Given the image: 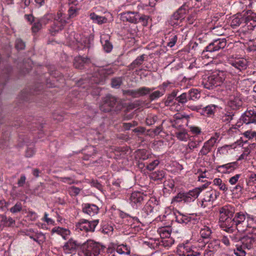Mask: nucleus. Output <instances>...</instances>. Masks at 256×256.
I'll return each instance as SVG.
<instances>
[{"mask_svg":"<svg viewBox=\"0 0 256 256\" xmlns=\"http://www.w3.org/2000/svg\"><path fill=\"white\" fill-rule=\"evenodd\" d=\"M106 247L92 240L82 244V252L84 256H102Z\"/></svg>","mask_w":256,"mask_h":256,"instance_id":"1","label":"nucleus"},{"mask_svg":"<svg viewBox=\"0 0 256 256\" xmlns=\"http://www.w3.org/2000/svg\"><path fill=\"white\" fill-rule=\"evenodd\" d=\"M206 186V184H204L202 186L196 188L187 192H179L173 198L172 203L174 202H180L182 201L184 202H193L198 197L200 192Z\"/></svg>","mask_w":256,"mask_h":256,"instance_id":"2","label":"nucleus"},{"mask_svg":"<svg viewBox=\"0 0 256 256\" xmlns=\"http://www.w3.org/2000/svg\"><path fill=\"white\" fill-rule=\"evenodd\" d=\"M225 80V76L222 72L214 74L203 78L202 84L204 87L208 90H212L220 86Z\"/></svg>","mask_w":256,"mask_h":256,"instance_id":"3","label":"nucleus"},{"mask_svg":"<svg viewBox=\"0 0 256 256\" xmlns=\"http://www.w3.org/2000/svg\"><path fill=\"white\" fill-rule=\"evenodd\" d=\"M229 72L232 75L242 76L248 67V62L244 58H238L230 62Z\"/></svg>","mask_w":256,"mask_h":256,"instance_id":"4","label":"nucleus"},{"mask_svg":"<svg viewBox=\"0 0 256 256\" xmlns=\"http://www.w3.org/2000/svg\"><path fill=\"white\" fill-rule=\"evenodd\" d=\"M226 87L228 94H229L228 105L233 110L238 109L242 106V100L240 97V94L236 90L234 86Z\"/></svg>","mask_w":256,"mask_h":256,"instance_id":"5","label":"nucleus"},{"mask_svg":"<svg viewBox=\"0 0 256 256\" xmlns=\"http://www.w3.org/2000/svg\"><path fill=\"white\" fill-rule=\"evenodd\" d=\"M98 223V220L89 221L85 219H81L76 223V228L78 230L93 232Z\"/></svg>","mask_w":256,"mask_h":256,"instance_id":"6","label":"nucleus"},{"mask_svg":"<svg viewBox=\"0 0 256 256\" xmlns=\"http://www.w3.org/2000/svg\"><path fill=\"white\" fill-rule=\"evenodd\" d=\"M226 40L225 38H218L214 40L212 42L205 48L202 52L203 56H206V52H214L222 50L226 47Z\"/></svg>","mask_w":256,"mask_h":256,"instance_id":"7","label":"nucleus"},{"mask_svg":"<svg viewBox=\"0 0 256 256\" xmlns=\"http://www.w3.org/2000/svg\"><path fill=\"white\" fill-rule=\"evenodd\" d=\"M117 102V98L108 94L102 99V104L100 106V110L104 112H110Z\"/></svg>","mask_w":256,"mask_h":256,"instance_id":"8","label":"nucleus"},{"mask_svg":"<svg viewBox=\"0 0 256 256\" xmlns=\"http://www.w3.org/2000/svg\"><path fill=\"white\" fill-rule=\"evenodd\" d=\"M235 226L238 232H244L248 226V222L246 220L245 215L242 212L236 213L233 218Z\"/></svg>","mask_w":256,"mask_h":256,"instance_id":"9","label":"nucleus"},{"mask_svg":"<svg viewBox=\"0 0 256 256\" xmlns=\"http://www.w3.org/2000/svg\"><path fill=\"white\" fill-rule=\"evenodd\" d=\"M154 88H150L147 87H142L137 90H123L124 95L131 96L132 98H136L144 96L150 94Z\"/></svg>","mask_w":256,"mask_h":256,"instance_id":"10","label":"nucleus"},{"mask_svg":"<svg viewBox=\"0 0 256 256\" xmlns=\"http://www.w3.org/2000/svg\"><path fill=\"white\" fill-rule=\"evenodd\" d=\"M188 108L192 110H196L201 115L206 116H212L214 115L217 106L214 104L208 105L204 108H201L198 106H191Z\"/></svg>","mask_w":256,"mask_h":256,"instance_id":"11","label":"nucleus"},{"mask_svg":"<svg viewBox=\"0 0 256 256\" xmlns=\"http://www.w3.org/2000/svg\"><path fill=\"white\" fill-rule=\"evenodd\" d=\"M244 23L248 25V30H252L256 26V13L251 10L243 12Z\"/></svg>","mask_w":256,"mask_h":256,"instance_id":"12","label":"nucleus"},{"mask_svg":"<svg viewBox=\"0 0 256 256\" xmlns=\"http://www.w3.org/2000/svg\"><path fill=\"white\" fill-rule=\"evenodd\" d=\"M188 6L186 3L182 6L171 16L170 22L172 24H178V22L174 20H180L184 18V16L188 11Z\"/></svg>","mask_w":256,"mask_h":256,"instance_id":"13","label":"nucleus"},{"mask_svg":"<svg viewBox=\"0 0 256 256\" xmlns=\"http://www.w3.org/2000/svg\"><path fill=\"white\" fill-rule=\"evenodd\" d=\"M82 244L70 238L63 246V250L68 253L75 252L78 248L82 250Z\"/></svg>","mask_w":256,"mask_h":256,"instance_id":"14","label":"nucleus"},{"mask_svg":"<svg viewBox=\"0 0 256 256\" xmlns=\"http://www.w3.org/2000/svg\"><path fill=\"white\" fill-rule=\"evenodd\" d=\"M146 197L143 193L140 192H133L130 198V203L133 207L137 208L142 205Z\"/></svg>","mask_w":256,"mask_h":256,"instance_id":"15","label":"nucleus"},{"mask_svg":"<svg viewBox=\"0 0 256 256\" xmlns=\"http://www.w3.org/2000/svg\"><path fill=\"white\" fill-rule=\"evenodd\" d=\"M218 224L221 228L226 232L232 233L234 231V226H235L232 217L227 218L223 220H220Z\"/></svg>","mask_w":256,"mask_h":256,"instance_id":"16","label":"nucleus"},{"mask_svg":"<svg viewBox=\"0 0 256 256\" xmlns=\"http://www.w3.org/2000/svg\"><path fill=\"white\" fill-rule=\"evenodd\" d=\"M240 120L246 124H256V110H247L241 116Z\"/></svg>","mask_w":256,"mask_h":256,"instance_id":"17","label":"nucleus"},{"mask_svg":"<svg viewBox=\"0 0 256 256\" xmlns=\"http://www.w3.org/2000/svg\"><path fill=\"white\" fill-rule=\"evenodd\" d=\"M179 254L182 256H201L202 252L198 251L195 246H192L188 248L186 246H181L180 247Z\"/></svg>","mask_w":256,"mask_h":256,"instance_id":"18","label":"nucleus"},{"mask_svg":"<svg viewBox=\"0 0 256 256\" xmlns=\"http://www.w3.org/2000/svg\"><path fill=\"white\" fill-rule=\"evenodd\" d=\"M236 112L230 109H225L220 116V120L225 124L230 122L235 118Z\"/></svg>","mask_w":256,"mask_h":256,"instance_id":"19","label":"nucleus"},{"mask_svg":"<svg viewBox=\"0 0 256 256\" xmlns=\"http://www.w3.org/2000/svg\"><path fill=\"white\" fill-rule=\"evenodd\" d=\"M217 139L214 137H212L209 140L206 142L198 153L199 156H206L210 152L216 142Z\"/></svg>","mask_w":256,"mask_h":256,"instance_id":"20","label":"nucleus"},{"mask_svg":"<svg viewBox=\"0 0 256 256\" xmlns=\"http://www.w3.org/2000/svg\"><path fill=\"white\" fill-rule=\"evenodd\" d=\"M220 218L219 220L226 218H227L233 217L234 213V210L230 206H224L219 210Z\"/></svg>","mask_w":256,"mask_h":256,"instance_id":"21","label":"nucleus"},{"mask_svg":"<svg viewBox=\"0 0 256 256\" xmlns=\"http://www.w3.org/2000/svg\"><path fill=\"white\" fill-rule=\"evenodd\" d=\"M138 12H134L131 11H128L125 12H123L121 14V20L123 22H128L130 23L137 24V14H136Z\"/></svg>","mask_w":256,"mask_h":256,"instance_id":"22","label":"nucleus"},{"mask_svg":"<svg viewBox=\"0 0 256 256\" xmlns=\"http://www.w3.org/2000/svg\"><path fill=\"white\" fill-rule=\"evenodd\" d=\"M98 206L94 204H84L82 206V212L90 216L98 214Z\"/></svg>","mask_w":256,"mask_h":256,"instance_id":"23","label":"nucleus"},{"mask_svg":"<svg viewBox=\"0 0 256 256\" xmlns=\"http://www.w3.org/2000/svg\"><path fill=\"white\" fill-rule=\"evenodd\" d=\"M110 36L108 34H103L100 38V42L103 48L106 52H110L113 48L112 44L110 42Z\"/></svg>","mask_w":256,"mask_h":256,"instance_id":"24","label":"nucleus"},{"mask_svg":"<svg viewBox=\"0 0 256 256\" xmlns=\"http://www.w3.org/2000/svg\"><path fill=\"white\" fill-rule=\"evenodd\" d=\"M220 195V192L215 190L210 189L205 192L204 194V200L206 202H213Z\"/></svg>","mask_w":256,"mask_h":256,"instance_id":"25","label":"nucleus"},{"mask_svg":"<svg viewBox=\"0 0 256 256\" xmlns=\"http://www.w3.org/2000/svg\"><path fill=\"white\" fill-rule=\"evenodd\" d=\"M152 212V208L150 204H146L143 208L138 214V217H134V219L137 220L140 218L143 220L146 218L150 213Z\"/></svg>","mask_w":256,"mask_h":256,"instance_id":"26","label":"nucleus"},{"mask_svg":"<svg viewBox=\"0 0 256 256\" xmlns=\"http://www.w3.org/2000/svg\"><path fill=\"white\" fill-rule=\"evenodd\" d=\"M254 241V239L252 237L246 236L242 237L240 246L249 250L252 248Z\"/></svg>","mask_w":256,"mask_h":256,"instance_id":"27","label":"nucleus"},{"mask_svg":"<svg viewBox=\"0 0 256 256\" xmlns=\"http://www.w3.org/2000/svg\"><path fill=\"white\" fill-rule=\"evenodd\" d=\"M90 60L88 58L77 56L74 59V66L76 68L82 69L84 64L89 63Z\"/></svg>","mask_w":256,"mask_h":256,"instance_id":"28","label":"nucleus"},{"mask_svg":"<svg viewBox=\"0 0 256 256\" xmlns=\"http://www.w3.org/2000/svg\"><path fill=\"white\" fill-rule=\"evenodd\" d=\"M54 18L55 21L58 22L64 28L67 23L69 22L68 16L62 12H58Z\"/></svg>","mask_w":256,"mask_h":256,"instance_id":"29","label":"nucleus"},{"mask_svg":"<svg viewBox=\"0 0 256 256\" xmlns=\"http://www.w3.org/2000/svg\"><path fill=\"white\" fill-rule=\"evenodd\" d=\"M220 241L219 240L214 239L208 242L207 248L212 252H216L220 249Z\"/></svg>","mask_w":256,"mask_h":256,"instance_id":"30","label":"nucleus"},{"mask_svg":"<svg viewBox=\"0 0 256 256\" xmlns=\"http://www.w3.org/2000/svg\"><path fill=\"white\" fill-rule=\"evenodd\" d=\"M199 234L201 238L208 240L210 238L212 231L210 227L204 226L200 230Z\"/></svg>","mask_w":256,"mask_h":256,"instance_id":"31","label":"nucleus"},{"mask_svg":"<svg viewBox=\"0 0 256 256\" xmlns=\"http://www.w3.org/2000/svg\"><path fill=\"white\" fill-rule=\"evenodd\" d=\"M90 16L94 22L98 24L106 23L108 21V19L106 17L99 16L94 13H91Z\"/></svg>","mask_w":256,"mask_h":256,"instance_id":"32","label":"nucleus"},{"mask_svg":"<svg viewBox=\"0 0 256 256\" xmlns=\"http://www.w3.org/2000/svg\"><path fill=\"white\" fill-rule=\"evenodd\" d=\"M52 233L56 232L60 234L64 240H66L68 236L70 234V231L69 230L60 227L53 228L52 230Z\"/></svg>","mask_w":256,"mask_h":256,"instance_id":"33","label":"nucleus"},{"mask_svg":"<svg viewBox=\"0 0 256 256\" xmlns=\"http://www.w3.org/2000/svg\"><path fill=\"white\" fill-rule=\"evenodd\" d=\"M144 54H142L138 56L131 64L128 66L130 70H134L137 66H140L144 60Z\"/></svg>","mask_w":256,"mask_h":256,"instance_id":"34","label":"nucleus"},{"mask_svg":"<svg viewBox=\"0 0 256 256\" xmlns=\"http://www.w3.org/2000/svg\"><path fill=\"white\" fill-rule=\"evenodd\" d=\"M238 167V162H233L228 163L225 164L218 166V168H225L228 173L234 170Z\"/></svg>","mask_w":256,"mask_h":256,"instance_id":"35","label":"nucleus"},{"mask_svg":"<svg viewBox=\"0 0 256 256\" xmlns=\"http://www.w3.org/2000/svg\"><path fill=\"white\" fill-rule=\"evenodd\" d=\"M189 100H196L200 98V93L196 89H192L186 92Z\"/></svg>","mask_w":256,"mask_h":256,"instance_id":"36","label":"nucleus"},{"mask_svg":"<svg viewBox=\"0 0 256 256\" xmlns=\"http://www.w3.org/2000/svg\"><path fill=\"white\" fill-rule=\"evenodd\" d=\"M116 252L120 254H130V248L126 244H121L118 246Z\"/></svg>","mask_w":256,"mask_h":256,"instance_id":"37","label":"nucleus"},{"mask_svg":"<svg viewBox=\"0 0 256 256\" xmlns=\"http://www.w3.org/2000/svg\"><path fill=\"white\" fill-rule=\"evenodd\" d=\"M178 92L176 90H174L168 94L166 100L164 102V104L166 106H168L172 104L174 99L176 100Z\"/></svg>","mask_w":256,"mask_h":256,"instance_id":"38","label":"nucleus"},{"mask_svg":"<svg viewBox=\"0 0 256 256\" xmlns=\"http://www.w3.org/2000/svg\"><path fill=\"white\" fill-rule=\"evenodd\" d=\"M74 40H72L70 44L73 45L74 48H81L83 46V44L80 40H78L80 36L78 34H74Z\"/></svg>","mask_w":256,"mask_h":256,"instance_id":"39","label":"nucleus"},{"mask_svg":"<svg viewBox=\"0 0 256 256\" xmlns=\"http://www.w3.org/2000/svg\"><path fill=\"white\" fill-rule=\"evenodd\" d=\"M242 22H244L243 14L238 15L232 20L230 24L233 28H235L240 26Z\"/></svg>","mask_w":256,"mask_h":256,"instance_id":"40","label":"nucleus"},{"mask_svg":"<svg viewBox=\"0 0 256 256\" xmlns=\"http://www.w3.org/2000/svg\"><path fill=\"white\" fill-rule=\"evenodd\" d=\"M63 28L64 27L60 24L58 22L56 21L51 26L50 29V32L52 34L54 35L55 34L58 32Z\"/></svg>","mask_w":256,"mask_h":256,"instance_id":"41","label":"nucleus"},{"mask_svg":"<svg viewBox=\"0 0 256 256\" xmlns=\"http://www.w3.org/2000/svg\"><path fill=\"white\" fill-rule=\"evenodd\" d=\"M190 118V115L187 114H176L174 116V121L180 122V120L184 121V122L186 124V126H188V122Z\"/></svg>","mask_w":256,"mask_h":256,"instance_id":"42","label":"nucleus"},{"mask_svg":"<svg viewBox=\"0 0 256 256\" xmlns=\"http://www.w3.org/2000/svg\"><path fill=\"white\" fill-rule=\"evenodd\" d=\"M176 136L180 140H186L188 138L187 132L184 130L180 129L175 132Z\"/></svg>","mask_w":256,"mask_h":256,"instance_id":"43","label":"nucleus"},{"mask_svg":"<svg viewBox=\"0 0 256 256\" xmlns=\"http://www.w3.org/2000/svg\"><path fill=\"white\" fill-rule=\"evenodd\" d=\"M200 142L191 140L188 142L186 150L188 153L190 152L194 148H197L200 146Z\"/></svg>","mask_w":256,"mask_h":256,"instance_id":"44","label":"nucleus"},{"mask_svg":"<svg viewBox=\"0 0 256 256\" xmlns=\"http://www.w3.org/2000/svg\"><path fill=\"white\" fill-rule=\"evenodd\" d=\"M0 221L4 223L6 226H10L13 224L15 223V220H14L11 217L7 218L6 216H0Z\"/></svg>","mask_w":256,"mask_h":256,"instance_id":"45","label":"nucleus"},{"mask_svg":"<svg viewBox=\"0 0 256 256\" xmlns=\"http://www.w3.org/2000/svg\"><path fill=\"white\" fill-rule=\"evenodd\" d=\"M136 14H137L138 23L140 22L142 23L144 26H146L148 25L149 16L144 14H142L140 16L139 12H138Z\"/></svg>","mask_w":256,"mask_h":256,"instance_id":"46","label":"nucleus"},{"mask_svg":"<svg viewBox=\"0 0 256 256\" xmlns=\"http://www.w3.org/2000/svg\"><path fill=\"white\" fill-rule=\"evenodd\" d=\"M164 172L163 170H158L152 174V178L154 180H162L164 177Z\"/></svg>","mask_w":256,"mask_h":256,"instance_id":"47","label":"nucleus"},{"mask_svg":"<svg viewBox=\"0 0 256 256\" xmlns=\"http://www.w3.org/2000/svg\"><path fill=\"white\" fill-rule=\"evenodd\" d=\"M245 249L241 246H236V248L234 250V254L236 256H246V252Z\"/></svg>","mask_w":256,"mask_h":256,"instance_id":"48","label":"nucleus"},{"mask_svg":"<svg viewBox=\"0 0 256 256\" xmlns=\"http://www.w3.org/2000/svg\"><path fill=\"white\" fill-rule=\"evenodd\" d=\"M188 96L186 92H184L180 96H176V100L180 104H184L189 100Z\"/></svg>","mask_w":256,"mask_h":256,"instance_id":"49","label":"nucleus"},{"mask_svg":"<svg viewBox=\"0 0 256 256\" xmlns=\"http://www.w3.org/2000/svg\"><path fill=\"white\" fill-rule=\"evenodd\" d=\"M42 23L39 19H36V20L34 22L33 26L32 27V30L33 32H37L42 28Z\"/></svg>","mask_w":256,"mask_h":256,"instance_id":"50","label":"nucleus"},{"mask_svg":"<svg viewBox=\"0 0 256 256\" xmlns=\"http://www.w3.org/2000/svg\"><path fill=\"white\" fill-rule=\"evenodd\" d=\"M122 84L121 78H115L112 80L111 85L112 88H118Z\"/></svg>","mask_w":256,"mask_h":256,"instance_id":"51","label":"nucleus"},{"mask_svg":"<svg viewBox=\"0 0 256 256\" xmlns=\"http://www.w3.org/2000/svg\"><path fill=\"white\" fill-rule=\"evenodd\" d=\"M22 210V204L18 202L15 205L10 209V211L12 214H16Z\"/></svg>","mask_w":256,"mask_h":256,"instance_id":"52","label":"nucleus"},{"mask_svg":"<svg viewBox=\"0 0 256 256\" xmlns=\"http://www.w3.org/2000/svg\"><path fill=\"white\" fill-rule=\"evenodd\" d=\"M164 92H160L159 90H156L152 92L149 96V98L150 100H154L156 98H159L162 95H164Z\"/></svg>","mask_w":256,"mask_h":256,"instance_id":"53","label":"nucleus"},{"mask_svg":"<svg viewBox=\"0 0 256 256\" xmlns=\"http://www.w3.org/2000/svg\"><path fill=\"white\" fill-rule=\"evenodd\" d=\"M52 18V14H48L44 15L42 18L39 20L42 24L46 25L48 23L49 21H50Z\"/></svg>","mask_w":256,"mask_h":256,"instance_id":"54","label":"nucleus"},{"mask_svg":"<svg viewBox=\"0 0 256 256\" xmlns=\"http://www.w3.org/2000/svg\"><path fill=\"white\" fill-rule=\"evenodd\" d=\"M138 125V122L136 121H132V122H124L122 124V126L125 130H129L131 128L136 126Z\"/></svg>","mask_w":256,"mask_h":256,"instance_id":"55","label":"nucleus"},{"mask_svg":"<svg viewBox=\"0 0 256 256\" xmlns=\"http://www.w3.org/2000/svg\"><path fill=\"white\" fill-rule=\"evenodd\" d=\"M78 9L72 6L70 7L68 10V18L70 20V18L76 16L77 14Z\"/></svg>","mask_w":256,"mask_h":256,"instance_id":"56","label":"nucleus"},{"mask_svg":"<svg viewBox=\"0 0 256 256\" xmlns=\"http://www.w3.org/2000/svg\"><path fill=\"white\" fill-rule=\"evenodd\" d=\"M160 162L158 160H156L150 162L148 164H147L146 168L148 170L152 171L154 169V168L158 166Z\"/></svg>","mask_w":256,"mask_h":256,"instance_id":"57","label":"nucleus"},{"mask_svg":"<svg viewBox=\"0 0 256 256\" xmlns=\"http://www.w3.org/2000/svg\"><path fill=\"white\" fill-rule=\"evenodd\" d=\"M157 116H148L146 120V122L147 125L148 126H151L153 124H154L156 122L157 120Z\"/></svg>","mask_w":256,"mask_h":256,"instance_id":"58","label":"nucleus"},{"mask_svg":"<svg viewBox=\"0 0 256 256\" xmlns=\"http://www.w3.org/2000/svg\"><path fill=\"white\" fill-rule=\"evenodd\" d=\"M16 48L18 50H23L24 48V42L20 39H17L16 41L15 44Z\"/></svg>","mask_w":256,"mask_h":256,"instance_id":"59","label":"nucleus"},{"mask_svg":"<svg viewBox=\"0 0 256 256\" xmlns=\"http://www.w3.org/2000/svg\"><path fill=\"white\" fill-rule=\"evenodd\" d=\"M80 191V189L76 186H72L70 188V194L72 196H76L78 195Z\"/></svg>","mask_w":256,"mask_h":256,"instance_id":"60","label":"nucleus"},{"mask_svg":"<svg viewBox=\"0 0 256 256\" xmlns=\"http://www.w3.org/2000/svg\"><path fill=\"white\" fill-rule=\"evenodd\" d=\"M60 182L64 183H67L70 184H74V180L72 178L70 177H62L60 178Z\"/></svg>","mask_w":256,"mask_h":256,"instance_id":"61","label":"nucleus"},{"mask_svg":"<svg viewBox=\"0 0 256 256\" xmlns=\"http://www.w3.org/2000/svg\"><path fill=\"white\" fill-rule=\"evenodd\" d=\"M189 128L192 134H198L201 132V130L199 127L196 126H190Z\"/></svg>","mask_w":256,"mask_h":256,"instance_id":"62","label":"nucleus"},{"mask_svg":"<svg viewBox=\"0 0 256 256\" xmlns=\"http://www.w3.org/2000/svg\"><path fill=\"white\" fill-rule=\"evenodd\" d=\"M244 135L246 138L250 139L256 136V132L248 130L244 132Z\"/></svg>","mask_w":256,"mask_h":256,"instance_id":"63","label":"nucleus"},{"mask_svg":"<svg viewBox=\"0 0 256 256\" xmlns=\"http://www.w3.org/2000/svg\"><path fill=\"white\" fill-rule=\"evenodd\" d=\"M240 174H237L234 176H232L230 178L229 182L231 184H235L238 182V180L240 177Z\"/></svg>","mask_w":256,"mask_h":256,"instance_id":"64","label":"nucleus"}]
</instances>
